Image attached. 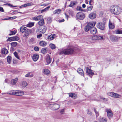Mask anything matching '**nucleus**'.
I'll list each match as a JSON object with an SVG mask.
<instances>
[{
  "label": "nucleus",
  "mask_w": 122,
  "mask_h": 122,
  "mask_svg": "<svg viewBox=\"0 0 122 122\" xmlns=\"http://www.w3.org/2000/svg\"><path fill=\"white\" fill-rule=\"evenodd\" d=\"M121 9L117 5L112 6L110 8V10L112 14L116 15L120 14L121 12Z\"/></svg>",
  "instance_id": "nucleus-1"
},
{
  "label": "nucleus",
  "mask_w": 122,
  "mask_h": 122,
  "mask_svg": "<svg viewBox=\"0 0 122 122\" xmlns=\"http://www.w3.org/2000/svg\"><path fill=\"white\" fill-rule=\"evenodd\" d=\"M20 30L21 32L25 33L23 35V37H27L31 32V30L27 29L26 27L23 26H22L20 28Z\"/></svg>",
  "instance_id": "nucleus-2"
},
{
  "label": "nucleus",
  "mask_w": 122,
  "mask_h": 122,
  "mask_svg": "<svg viewBox=\"0 0 122 122\" xmlns=\"http://www.w3.org/2000/svg\"><path fill=\"white\" fill-rule=\"evenodd\" d=\"M7 93L9 94L15 95L17 96H22L24 95V92L21 91L13 90L8 92Z\"/></svg>",
  "instance_id": "nucleus-3"
},
{
  "label": "nucleus",
  "mask_w": 122,
  "mask_h": 122,
  "mask_svg": "<svg viewBox=\"0 0 122 122\" xmlns=\"http://www.w3.org/2000/svg\"><path fill=\"white\" fill-rule=\"evenodd\" d=\"M74 52V51L73 49L70 48L69 49H64L61 51L60 52L61 55L64 54L66 55H69L70 54H72Z\"/></svg>",
  "instance_id": "nucleus-4"
},
{
  "label": "nucleus",
  "mask_w": 122,
  "mask_h": 122,
  "mask_svg": "<svg viewBox=\"0 0 122 122\" xmlns=\"http://www.w3.org/2000/svg\"><path fill=\"white\" fill-rule=\"evenodd\" d=\"M96 24V22L93 21L90 22L88 23L87 25L85 27L84 30L86 32H87L92 27H94Z\"/></svg>",
  "instance_id": "nucleus-5"
},
{
  "label": "nucleus",
  "mask_w": 122,
  "mask_h": 122,
  "mask_svg": "<svg viewBox=\"0 0 122 122\" xmlns=\"http://www.w3.org/2000/svg\"><path fill=\"white\" fill-rule=\"evenodd\" d=\"M46 27L45 26L40 27L39 28H37L36 30V32L37 33H41L44 34L46 32Z\"/></svg>",
  "instance_id": "nucleus-6"
},
{
  "label": "nucleus",
  "mask_w": 122,
  "mask_h": 122,
  "mask_svg": "<svg viewBox=\"0 0 122 122\" xmlns=\"http://www.w3.org/2000/svg\"><path fill=\"white\" fill-rule=\"evenodd\" d=\"M105 23L103 22H99L97 23V26L98 28L103 30L105 27Z\"/></svg>",
  "instance_id": "nucleus-7"
},
{
  "label": "nucleus",
  "mask_w": 122,
  "mask_h": 122,
  "mask_svg": "<svg viewBox=\"0 0 122 122\" xmlns=\"http://www.w3.org/2000/svg\"><path fill=\"white\" fill-rule=\"evenodd\" d=\"M93 40H103L104 36L101 35L99 34L97 35L93 36L92 38Z\"/></svg>",
  "instance_id": "nucleus-8"
},
{
  "label": "nucleus",
  "mask_w": 122,
  "mask_h": 122,
  "mask_svg": "<svg viewBox=\"0 0 122 122\" xmlns=\"http://www.w3.org/2000/svg\"><path fill=\"white\" fill-rule=\"evenodd\" d=\"M85 17V14L81 12H78L76 15V17L78 19L80 20H83Z\"/></svg>",
  "instance_id": "nucleus-9"
},
{
  "label": "nucleus",
  "mask_w": 122,
  "mask_h": 122,
  "mask_svg": "<svg viewBox=\"0 0 122 122\" xmlns=\"http://www.w3.org/2000/svg\"><path fill=\"white\" fill-rule=\"evenodd\" d=\"M105 110L107 112V116L110 119L112 117L113 115L112 110L109 108H106Z\"/></svg>",
  "instance_id": "nucleus-10"
},
{
  "label": "nucleus",
  "mask_w": 122,
  "mask_h": 122,
  "mask_svg": "<svg viewBox=\"0 0 122 122\" xmlns=\"http://www.w3.org/2000/svg\"><path fill=\"white\" fill-rule=\"evenodd\" d=\"M46 64L48 65L50 64L51 61V59L50 57V56L48 54L46 55Z\"/></svg>",
  "instance_id": "nucleus-11"
},
{
  "label": "nucleus",
  "mask_w": 122,
  "mask_h": 122,
  "mask_svg": "<svg viewBox=\"0 0 122 122\" xmlns=\"http://www.w3.org/2000/svg\"><path fill=\"white\" fill-rule=\"evenodd\" d=\"M86 69V72L88 75L92 76L94 75V73L92 72V70H91L90 68L87 67Z\"/></svg>",
  "instance_id": "nucleus-12"
},
{
  "label": "nucleus",
  "mask_w": 122,
  "mask_h": 122,
  "mask_svg": "<svg viewBox=\"0 0 122 122\" xmlns=\"http://www.w3.org/2000/svg\"><path fill=\"white\" fill-rule=\"evenodd\" d=\"M89 30L90 31L91 34L92 35L95 34L97 32L96 28L94 27H92Z\"/></svg>",
  "instance_id": "nucleus-13"
},
{
  "label": "nucleus",
  "mask_w": 122,
  "mask_h": 122,
  "mask_svg": "<svg viewBox=\"0 0 122 122\" xmlns=\"http://www.w3.org/2000/svg\"><path fill=\"white\" fill-rule=\"evenodd\" d=\"M19 38L18 37L15 36L10 37H9L8 38V39L9 41H17L19 40Z\"/></svg>",
  "instance_id": "nucleus-14"
},
{
  "label": "nucleus",
  "mask_w": 122,
  "mask_h": 122,
  "mask_svg": "<svg viewBox=\"0 0 122 122\" xmlns=\"http://www.w3.org/2000/svg\"><path fill=\"white\" fill-rule=\"evenodd\" d=\"M96 15L95 13L92 12L89 15V18L92 19H93L95 18Z\"/></svg>",
  "instance_id": "nucleus-15"
},
{
  "label": "nucleus",
  "mask_w": 122,
  "mask_h": 122,
  "mask_svg": "<svg viewBox=\"0 0 122 122\" xmlns=\"http://www.w3.org/2000/svg\"><path fill=\"white\" fill-rule=\"evenodd\" d=\"M39 58V56L38 54H33V56L32 59L34 61H36Z\"/></svg>",
  "instance_id": "nucleus-16"
},
{
  "label": "nucleus",
  "mask_w": 122,
  "mask_h": 122,
  "mask_svg": "<svg viewBox=\"0 0 122 122\" xmlns=\"http://www.w3.org/2000/svg\"><path fill=\"white\" fill-rule=\"evenodd\" d=\"M110 39L112 41H115L117 40V37L115 36L111 35L110 37Z\"/></svg>",
  "instance_id": "nucleus-17"
},
{
  "label": "nucleus",
  "mask_w": 122,
  "mask_h": 122,
  "mask_svg": "<svg viewBox=\"0 0 122 122\" xmlns=\"http://www.w3.org/2000/svg\"><path fill=\"white\" fill-rule=\"evenodd\" d=\"M77 71L78 73L82 76H84V73L82 69L79 68L77 69Z\"/></svg>",
  "instance_id": "nucleus-18"
},
{
  "label": "nucleus",
  "mask_w": 122,
  "mask_h": 122,
  "mask_svg": "<svg viewBox=\"0 0 122 122\" xmlns=\"http://www.w3.org/2000/svg\"><path fill=\"white\" fill-rule=\"evenodd\" d=\"M39 44L40 46L42 47H44L46 46L47 44V43L46 42L42 41L40 42Z\"/></svg>",
  "instance_id": "nucleus-19"
},
{
  "label": "nucleus",
  "mask_w": 122,
  "mask_h": 122,
  "mask_svg": "<svg viewBox=\"0 0 122 122\" xmlns=\"http://www.w3.org/2000/svg\"><path fill=\"white\" fill-rule=\"evenodd\" d=\"M8 53V51L6 49L3 48L1 49V53L3 54H6Z\"/></svg>",
  "instance_id": "nucleus-20"
},
{
  "label": "nucleus",
  "mask_w": 122,
  "mask_h": 122,
  "mask_svg": "<svg viewBox=\"0 0 122 122\" xmlns=\"http://www.w3.org/2000/svg\"><path fill=\"white\" fill-rule=\"evenodd\" d=\"M69 95L70 97L73 98H76L77 97V95L75 93H70Z\"/></svg>",
  "instance_id": "nucleus-21"
},
{
  "label": "nucleus",
  "mask_w": 122,
  "mask_h": 122,
  "mask_svg": "<svg viewBox=\"0 0 122 122\" xmlns=\"http://www.w3.org/2000/svg\"><path fill=\"white\" fill-rule=\"evenodd\" d=\"M109 28L111 29H113L115 27L114 24H112L110 21H109Z\"/></svg>",
  "instance_id": "nucleus-22"
},
{
  "label": "nucleus",
  "mask_w": 122,
  "mask_h": 122,
  "mask_svg": "<svg viewBox=\"0 0 122 122\" xmlns=\"http://www.w3.org/2000/svg\"><path fill=\"white\" fill-rule=\"evenodd\" d=\"M45 24L44 19L41 20L38 22V24L40 26L43 25Z\"/></svg>",
  "instance_id": "nucleus-23"
},
{
  "label": "nucleus",
  "mask_w": 122,
  "mask_h": 122,
  "mask_svg": "<svg viewBox=\"0 0 122 122\" xmlns=\"http://www.w3.org/2000/svg\"><path fill=\"white\" fill-rule=\"evenodd\" d=\"M112 97L116 98H120L121 97V96L117 93H114Z\"/></svg>",
  "instance_id": "nucleus-24"
},
{
  "label": "nucleus",
  "mask_w": 122,
  "mask_h": 122,
  "mask_svg": "<svg viewBox=\"0 0 122 122\" xmlns=\"http://www.w3.org/2000/svg\"><path fill=\"white\" fill-rule=\"evenodd\" d=\"M43 72L44 74L47 75L49 74L50 73L49 70L47 69H45L44 70Z\"/></svg>",
  "instance_id": "nucleus-25"
},
{
  "label": "nucleus",
  "mask_w": 122,
  "mask_h": 122,
  "mask_svg": "<svg viewBox=\"0 0 122 122\" xmlns=\"http://www.w3.org/2000/svg\"><path fill=\"white\" fill-rule=\"evenodd\" d=\"M61 11V10L60 9H58L53 11V13L54 14H59L60 13Z\"/></svg>",
  "instance_id": "nucleus-26"
},
{
  "label": "nucleus",
  "mask_w": 122,
  "mask_h": 122,
  "mask_svg": "<svg viewBox=\"0 0 122 122\" xmlns=\"http://www.w3.org/2000/svg\"><path fill=\"white\" fill-rule=\"evenodd\" d=\"M34 25V22H30L28 24L26 25V26L27 27H31L33 26Z\"/></svg>",
  "instance_id": "nucleus-27"
},
{
  "label": "nucleus",
  "mask_w": 122,
  "mask_h": 122,
  "mask_svg": "<svg viewBox=\"0 0 122 122\" xmlns=\"http://www.w3.org/2000/svg\"><path fill=\"white\" fill-rule=\"evenodd\" d=\"M17 80L18 79L17 78L13 79L11 81V83L12 84L15 85L17 82Z\"/></svg>",
  "instance_id": "nucleus-28"
},
{
  "label": "nucleus",
  "mask_w": 122,
  "mask_h": 122,
  "mask_svg": "<svg viewBox=\"0 0 122 122\" xmlns=\"http://www.w3.org/2000/svg\"><path fill=\"white\" fill-rule=\"evenodd\" d=\"M50 7V6H49L45 8V9H43L41 11V13H42L43 12H46L47 10L49 9Z\"/></svg>",
  "instance_id": "nucleus-29"
},
{
  "label": "nucleus",
  "mask_w": 122,
  "mask_h": 122,
  "mask_svg": "<svg viewBox=\"0 0 122 122\" xmlns=\"http://www.w3.org/2000/svg\"><path fill=\"white\" fill-rule=\"evenodd\" d=\"M114 33L117 34H122V30H116L114 31Z\"/></svg>",
  "instance_id": "nucleus-30"
},
{
  "label": "nucleus",
  "mask_w": 122,
  "mask_h": 122,
  "mask_svg": "<svg viewBox=\"0 0 122 122\" xmlns=\"http://www.w3.org/2000/svg\"><path fill=\"white\" fill-rule=\"evenodd\" d=\"M54 37V35H51L48 37V39L49 40H53Z\"/></svg>",
  "instance_id": "nucleus-31"
},
{
  "label": "nucleus",
  "mask_w": 122,
  "mask_h": 122,
  "mask_svg": "<svg viewBox=\"0 0 122 122\" xmlns=\"http://www.w3.org/2000/svg\"><path fill=\"white\" fill-rule=\"evenodd\" d=\"M53 107L55 108L56 110H57L59 107V105L58 104H54Z\"/></svg>",
  "instance_id": "nucleus-32"
},
{
  "label": "nucleus",
  "mask_w": 122,
  "mask_h": 122,
  "mask_svg": "<svg viewBox=\"0 0 122 122\" xmlns=\"http://www.w3.org/2000/svg\"><path fill=\"white\" fill-rule=\"evenodd\" d=\"M7 62H8L9 64H10L11 61V56H8L7 58Z\"/></svg>",
  "instance_id": "nucleus-33"
},
{
  "label": "nucleus",
  "mask_w": 122,
  "mask_h": 122,
  "mask_svg": "<svg viewBox=\"0 0 122 122\" xmlns=\"http://www.w3.org/2000/svg\"><path fill=\"white\" fill-rule=\"evenodd\" d=\"M49 46L50 48L52 49H54L56 48V46L55 45L53 44H51Z\"/></svg>",
  "instance_id": "nucleus-34"
},
{
  "label": "nucleus",
  "mask_w": 122,
  "mask_h": 122,
  "mask_svg": "<svg viewBox=\"0 0 122 122\" xmlns=\"http://www.w3.org/2000/svg\"><path fill=\"white\" fill-rule=\"evenodd\" d=\"M10 33L9 34V36L14 35L16 33V31L15 30H14V31L10 30Z\"/></svg>",
  "instance_id": "nucleus-35"
},
{
  "label": "nucleus",
  "mask_w": 122,
  "mask_h": 122,
  "mask_svg": "<svg viewBox=\"0 0 122 122\" xmlns=\"http://www.w3.org/2000/svg\"><path fill=\"white\" fill-rule=\"evenodd\" d=\"M33 4L32 3H27L24 5V7H26L28 6H30L33 5Z\"/></svg>",
  "instance_id": "nucleus-36"
},
{
  "label": "nucleus",
  "mask_w": 122,
  "mask_h": 122,
  "mask_svg": "<svg viewBox=\"0 0 122 122\" xmlns=\"http://www.w3.org/2000/svg\"><path fill=\"white\" fill-rule=\"evenodd\" d=\"M100 122H107V119L105 118H102L99 120Z\"/></svg>",
  "instance_id": "nucleus-37"
},
{
  "label": "nucleus",
  "mask_w": 122,
  "mask_h": 122,
  "mask_svg": "<svg viewBox=\"0 0 122 122\" xmlns=\"http://www.w3.org/2000/svg\"><path fill=\"white\" fill-rule=\"evenodd\" d=\"M17 43L16 42H13L11 43V45L13 47H15L17 45Z\"/></svg>",
  "instance_id": "nucleus-38"
},
{
  "label": "nucleus",
  "mask_w": 122,
  "mask_h": 122,
  "mask_svg": "<svg viewBox=\"0 0 122 122\" xmlns=\"http://www.w3.org/2000/svg\"><path fill=\"white\" fill-rule=\"evenodd\" d=\"M41 52L43 54L46 53V49L45 48H43L41 50Z\"/></svg>",
  "instance_id": "nucleus-39"
},
{
  "label": "nucleus",
  "mask_w": 122,
  "mask_h": 122,
  "mask_svg": "<svg viewBox=\"0 0 122 122\" xmlns=\"http://www.w3.org/2000/svg\"><path fill=\"white\" fill-rule=\"evenodd\" d=\"M27 85V83L25 81H24L22 83V86L24 87H25Z\"/></svg>",
  "instance_id": "nucleus-40"
},
{
  "label": "nucleus",
  "mask_w": 122,
  "mask_h": 122,
  "mask_svg": "<svg viewBox=\"0 0 122 122\" xmlns=\"http://www.w3.org/2000/svg\"><path fill=\"white\" fill-rule=\"evenodd\" d=\"M75 3L73 1H71L70 4L68 6V7H72L73 6L75 5Z\"/></svg>",
  "instance_id": "nucleus-41"
},
{
  "label": "nucleus",
  "mask_w": 122,
  "mask_h": 122,
  "mask_svg": "<svg viewBox=\"0 0 122 122\" xmlns=\"http://www.w3.org/2000/svg\"><path fill=\"white\" fill-rule=\"evenodd\" d=\"M15 56L18 59H20L19 57L18 56L17 53L15 51L14 53Z\"/></svg>",
  "instance_id": "nucleus-42"
},
{
  "label": "nucleus",
  "mask_w": 122,
  "mask_h": 122,
  "mask_svg": "<svg viewBox=\"0 0 122 122\" xmlns=\"http://www.w3.org/2000/svg\"><path fill=\"white\" fill-rule=\"evenodd\" d=\"M16 18V16H14L13 17H8L7 18L5 19H4V20H7L8 19H11V20H12L14 19H15Z\"/></svg>",
  "instance_id": "nucleus-43"
},
{
  "label": "nucleus",
  "mask_w": 122,
  "mask_h": 122,
  "mask_svg": "<svg viewBox=\"0 0 122 122\" xmlns=\"http://www.w3.org/2000/svg\"><path fill=\"white\" fill-rule=\"evenodd\" d=\"M76 9L77 10L81 11H84V10L82 9L81 7H77Z\"/></svg>",
  "instance_id": "nucleus-44"
},
{
  "label": "nucleus",
  "mask_w": 122,
  "mask_h": 122,
  "mask_svg": "<svg viewBox=\"0 0 122 122\" xmlns=\"http://www.w3.org/2000/svg\"><path fill=\"white\" fill-rule=\"evenodd\" d=\"M42 16L41 15H40L37 16V21L40 20L42 18Z\"/></svg>",
  "instance_id": "nucleus-45"
},
{
  "label": "nucleus",
  "mask_w": 122,
  "mask_h": 122,
  "mask_svg": "<svg viewBox=\"0 0 122 122\" xmlns=\"http://www.w3.org/2000/svg\"><path fill=\"white\" fill-rule=\"evenodd\" d=\"M52 21L51 18V17L48 18L47 19V22L49 23H50Z\"/></svg>",
  "instance_id": "nucleus-46"
},
{
  "label": "nucleus",
  "mask_w": 122,
  "mask_h": 122,
  "mask_svg": "<svg viewBox=\"0 0 122 122\" xmlns=\"http://www.w3.org/2000/svg\"><path fill=\"white\" fill-rule=\"evenodd\" d=\"M93 8V6H90L88 7L87 9L88 10L90 11L92 10Z\"/></svg>",
  "instance_id": "nucleus-47"
},
{
  "label": "nucleus",
  "mask_w": 122,
  "mask_h": 122,
  "mask_svg": "<svg viewBox=\"0 0 122 122\" xmlns=\"http://www.w3.org/2000/svg\"><path fill=\"white\" fill-rule=\"evenodd\" d=\"M4 5H7L8 6H9L11 7H16L15 6H14L12 5H11L10 4L6 3V4H4Z\"/></svg>",
  "instance_id": "nucleus-48"
},
{
  "label": "nucleus",
  "mask_w": 122,
  "mask_h": 122,
  "mask_svg": "<svg viewBox=\"0 0 122 122\" xmlns=\"http://www.w3.org/2000/svg\"><path fill=\"white\" fill-rule=\"evenodd\" d=\"M87 113L88 114L90 115H92V112L88 109L87 111Z\"/></svg>",
  "instance_id": "nucleus-49"
},
{
  "label": "nucleus",
  "mask_w": 122,
  "mask_h": 122,
  "mask_svg": "<svg viewBox=\"0 0 122 122\" xmlns=\"http://www.w3.org/2000/svg\"><path fill=\"white\" fill-rule=\"evenodd\" d=\"M113 92H109L108 93V94L109 96L112 97L113 96Z\"/></svg>",
  "instance_id": "nucleus-50"
},
{
  "label": "nucleus",
  "mask_w": 122,
  "mask_h": 122,
  "mask_svg": "<svg viewBox=\"0 0 122 122\" xmlns=\"http://www.w3.org/2000/svg\"><path fill=\"white\" fill-rule=\"evenodd\" d=\"M69 14L71 15H73V12L72 10H69L68 12Z\"/></svg>",
  "instance_id": "nucleus-51"
},
{
  "label": "nucleus",
  "mask_w": 122,
  "mask_h": 122,
  "mask_svg": "<svg viewBox=\"0 0 122 122\" xmlns=\"http://www.w3.org/2000/svg\"><path fill=\"white\" fill-rule=\"evenodd\" d=\"M34 49L36 51H38L39 50V48L38 47H35L34 48Z\"/></svg>",
  "instance_id": "nucleus-52"
},
{
  "label": "nucleus",
  "mask_w": 122,
  "mask_h": 122,
  "mask_svg": "<svg viewBox=\"0 0 122 122\" xmlns=\"http://www.w3.org/2000/svg\"><path fill=\"white\" fill-rule=\"evenodd\" d=\"M42 36V34H40L37 35V37L38 38H40Z\"/></svg>",
  "instance_id": "nucleus-53"
},
{
  "label": "nucleus",
  "mask_w": 122,
  "mask_h": 122,
  "mask_svg": "<svg viewBox=\"0 0 122 122\" xmlns=\"http://www.w3.org/2000/svg\"><path fill=\"white\" fill-rule=\"evenodd\" d=\"M30 74L29 73H28L26 75H25V76L26 77H30L31 76V75H30Z\"/></svg>",
  "instance_id": "nucleus-54"
},
{
  "label": "nucleus",
  "mask_w": 122,
  "mask_h": 122,
  "mask_svg": "<svg viewBox=\"0 0 122 122\" xmlns=\"http://www.w3.org/2000/svg\"><path fill=\"white\" fill-rule=\"evenodd\" d=\"M0 11L2 12H4V11L3 8L2 7H0Z\"/></svg>",
  "instance_id": "nucleus-55"
},
{
  "label": "nucleus",
  "mask_w": 122,
  "mask_h": 122,
  "mask_svg": "<svg viewBox=\"0 0 122 122\" xmlns=\"http://www.w3.org/2000/svg\"><path fill=\"white\" fill-rule=\"evenodd\" d=\"M32 19L35 20L37 21V17L32 18Z\"/></svg>",
  "instance_id": "nucleus-56"
},
{
  "label": "nucleus",
  "mask_w": 122,
  "mask_h": 122,
  "mask_svg": "<svg viewBox=\"0 0 122 122\" xmlns=\"http://www.w3.org/2000/svg\"><path fill=\"white\" fill-rule=\"evenodd\" d=\"M100 98L101 99H103V100H104V99H105V101H108V99H105V98H102V97H100Z\"/></svg>",
  "instance_id": "nucleus-57"
},
{
  "label": "nucleus",
  "mask_w": 122,
  "mask_h": 122,
  "mask_svg": "<svg viewBox=\"0 0 122 122\" xmlns=\"http://www.w3.org/2000/svg\"><path fill=\"white\" fill-rule=\"evenodd\" d=\"M96 114V116H99V113L98 112H95Z\"/></svg>",
  "instance_id": "nucleus-58"
},
{
  "label": "nucleus",
  "mask_w": 122,
  "mask_h": 122,
  "mask_svg": "<svg viewBox=\"0 0 122 122\" xmlns=\"http://www.w3.org/2000/svg\"><path fill=\"white\" fill-rule=\"evenodd\" d=\"M64 21V19H63L61 20H60L59 21L60 22H63Z\"/></svg>",
  "instance_id": "nucleus-59"
},
{
  "label": "nucleus",
  "mask_w": 122,
  "mask_h": 122,
  "mask_svg": "<svg viewBox=\"0 0 122 122\" xmlns=\"http://www.w3.org/2000/svg\"><path fill=\"white\" fill-rule=\"evenodd\" d=\"M82 7L84 8L86 7V5L85 4H83L82 5Z\"/></svg>",
  "instance_id": "nucleus-60"
},
{
  "label": "nucleus",
  "mask_w": 122,
  "mask_h": 122,
  "mask_svg": "<svg viewBox=\"0 0 122 122\" xmlns=\"http://www.w3.org/2000/svg\"><path fill=\"white\" fill-rule=\"evenodd\" d=\"M107 60L108 61H111L110 58L109 57L108 58H107Z\"/></svg>",
  "instance_id": "nucleus-61"
},
{
  "label": "nucleus",
  "mask_w": 122,
  "mask_h": 122,
  "mask_svg": "<svg viewBox=\"0 0 122 122\" xmlns=\"http://www.w3.org/2000/svg\"><path fill=\"white\" fill-rule=\"evenodd\" d=\"M85 3L86 4H87L88 3V0H85Z\"/></svg>",
  "instance_id": "nucleus-62"
},
{
  "label": "nucleus",
  "mask_w": 122,
  "mask_h": 122,
  "mask_svg": "<svg viewBox=\"0 0 122 122\" xmlns=\"http://www.w3.org/2000/svg\"><path fill=\"white\" fill-rule=\"evenodd\" d=\"M93 109H94V112H97V111H96V108H94Z\"/></svg>",
  "instance_id": "nucleus-63"
},
{
  "label": "nucleus",
  "mask_w": 122,
  "mask_h": 122,
  "mask_svg": "<svg viewBox=\"0 0 122 122\" xmlns=\"http://www.w3.org/2000/svg\"><path fill=\"white\" fill-rule=\"evenodd\" d=\"M64 110L63 109L61 111V113L63 114L64 112Z\"/></svg>",
  "instance_id": "nucleus-64"
}]
</instances>
